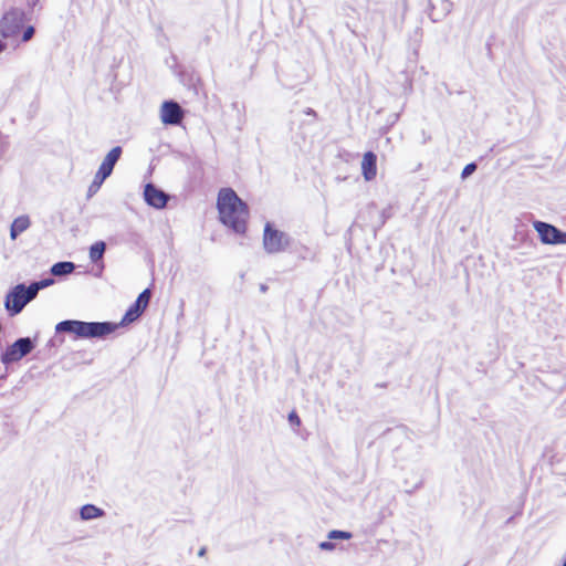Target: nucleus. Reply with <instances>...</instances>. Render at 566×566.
Returning a JSON list of instances; mask_svg holds the SVG:
<instances>
[{"label": "nucleus", "mask_w": 566, "mask_h": 566, "mask_svg": "<svg viewBox=\"0 0 566 566\" xmlns=\"http://www.w3.org/2000/svg\"><path fill=\"white\" fill-rule=\"evenodd\" d=\"M219 221L239 234L247 231L250 210L237 192L230 188H221L217 196Z\"/></svg>", "instance_id": "f257e3e1"}, {"label": "nucleus", "mask_w": 566, "mask_h": 566, "mask_svg": "<svg viewBox=\"0 0 566 566\" xmlns=\"http://www.w3.org/2000/svg\"><path fill=\"white\" fill-rule=\"evenodd\" d=\"M56 332H69L81 338L102 337L114 331L109 323H86L80 321H63L56 327Z\"/></svg>", "instance_id": "f03ea898"}, {"label": "nucleus", "mask_w": 566, "mask_h": 566, "mask_svg": "<svg viewBox=\"0 0 566 566\" xmlns=\"http://www.w3.org/2000/svg\"><path fill=\"white\" fill-rule=\"evenodd\" d=\"M33 298H35V295L30 286L18 284L7 294L4 306L13 316L19 314Z\"/></svg>", "instance_id": "7ed1b4c3"}, {"label": "nucleus", "mask_w": 566, "mask_h": 566, "mask_svg": "<svg viewBox=\"0 0 566 566\" xmlns=\"http://www.w3.org/2000/svg\"><path fill=\"white\" fill-rule=\"evenodd\" d=\"M25 14L22 10L11 9L0 19V34L2 38H14L22 30Z\"/></svg>", "instance_id": "20e7f679"}, {"label": "nucleus", "mask_w": 566, "mask_h": 566, "mask_svg": "<svg viewBox=\"0 0 566 566\" xmlns=\"http://www.w3.org/2000/svg\"><path fill=\"white\" fill-rule=\"evenodd\" d=\"M33 347V343L29 337L19 338L1 354V363L3 365L17 363L30 354Z\"/></svg>", "instance_id": "39448f33"}, {"label": "nucleus", "mask_w": 566, "mask_h": 566, "mask_svg": "<svg viewBox=\"0 0 566 566\" xmlns=\"http://www.w3.org/2000/svg\"><path fill=\"white\" fill-rule=\"evenodd\" d=\"M533 226L544 244H566V232H562L556 227L543 221H535Z\"/></svg>", "instance_id": "423d86ee"}, {"label": "nucleus", "mask_w": 566, "mask_h": 566, "mask_svg": "<svg viewBox=\"0 0 566 566\" xmlns=\"http://www.w3.org/2000/svg\"><path fill=\"white\" fill-rule=\"evenodd\" d=\"M263 244L268 252L277 253L287 244V240L283 232L272 228L270 223H266L264 228Z\"/></svg>", "instance_id": "0eeeda50"}, {"label": "nucleus", "mask_w": 566, "mask_h": 566, "mask_svg": "<svg viewBox=\"0 0 566 566\" xmlns=\"http://www.w3.org/2000/svg\"><path fill=\"white\" fill-rule=\"evenodd\" d=\"M150 296H151L150 290L149 289L144 290L138 295L135 303L133 305H130V307L127 310L122 322L125 324H129V323H133L134 321H136L144 313L146 307L148 306Z\"/></svg>", "instance_id": "6e6552de"}, {"label": "nucleus", "mask_w": 566, "mask_h": 566, "mask_svg": "<svg viewBox=\"0 0 566 566\" xmlns=\"http://www.w3.org/2000/svg\"><path fill=\"white\" fill-rule=\"evenodd\" d=\"M184 118V112L176 102H164L160 108V119L166 125H178Z\"/></svg>", "instance_id": "1a4fd4ad"}, {"label": "nucleus", "mask_w": 566, "mask_h": 566, "mask_svg": "<svg viewBox=\"0 0 566 566\" xmlns=\"http://www.w3.org/2000/svg\"><path fill=\"white\" fill-rule=\"evenodd\" d=\"M144 196L148 205L158 209L164 208L168 200L167 195L151 184L146 185Z\"/></svg>", "instance_id": "9d476101"}, {"label": "nucleus", "mask_w": 566, "mask_h": 566, "mask_svg": "<svg viewBox=\"0 0 566 566\" xmlns=\"http://www.w3.org/2000/svg\"><path fill=\"white\" fill-rule=\"evenodd\" d=\"M361 174L366 181L376 178L377 175V156L373 151L364 154L361 159Z\"/></svg>", "instance_id": "9b49d317"}, {"label": "nucleus", "mask_w": 566, "mask_h": 566, "mask_svg": "<svg viewBox=\"0 0 566 566\" xmlns=\"http://www.w3.org/2000/svg\"><path fill=\"white\" fill-rule=\"evenodd\" d=\"M31 222L28 216L15 218L11 224L10 237L15 240L17 237L30 227Z\"/></svg>", "instance_id": "f8f14e48"}, {"label": "nucleus", "mask_w": 566, "mask_h": 566, "mask_svg": "<svg viewBox=\"0 0 566 566\" xmlns=\"http://www.w3.org/2000/svg\"><path fill=\"white\" fill-rule=\"evenodd\" d=\"M75 269V265L73 262L64 261V262H57L52 265L51 273L54 276H62L71 274Z\"/></svg>", "instance_id": "ddd939ff"}, {"label": "nucleus", "mask_w": 566, "mask_h": 566, "mask_svg": "<svg viewBox=\"0 0 566 566\" xmlns=\"http://www.w3.org/2000/svg\"><path fill=\"white\" fill-rule=\"evenodd\" d=\"M104 515V511L93 504H85L81 509V517L83 520L97 518Z\"/></svg>", "instance_id": "4468645a"}, {"label": "nucleus", "mask_w": 566, "mask_h": 566, "mask_svg": "<svg viewBox=\"0 0 566 566\" xmlns=\"http://www.w3.org/2000/svg\"><path fill=\"white\" fill-rule=\"evenodd\" d=\"M106 245L104 241H97L90 248V259L93 262H96L98 260H102L104 252H105Z\"/></svg>", "instance_id": "2eb2a0df"}, {"label": "nucleus", "mask_w": 566, "mask_h": 566, "mask_svg": "<svg viewBox=\"0 0 566 566\" xmlns=\"http://www.w3.org/2000/svg\"><path fill=\"white\" fill-rule=\"evenodd\" d=\"M120 155H122V148L119 146H116L108 151V154L105 156L103 163L108 164L114 167L115 164L117 163V160L119 159Z\"/></svg>", "instance_id": "dca6fc26"}, {"label": "nucleus", "mask_w": 566, "mask_h": 566, "mask_svg": "<svg viewBox=\"0 0 566 566\" xmlns=\"http://www.w3.org/2000/svg\"><path fill=\"white\" fill-rule=\"evenodd\" d=\"M53 283H54L53 279H44L39 282H34L29 286L31 287V290H33L34 295L36 296L41 289L48 287V286L52 285Z\"/></svg>", "instance_id": "f3484780"}, {"label": "nucleus", "mask_w": 566, "mask_h": 566, "mask_svg": "<svg viewBox=\"0 0 566 566\" xmlns=\"http://www.w3.org/2000/svg\"><path fill=\"white\" fill-rule=\"evenodd\" d=\"M327 537L329 539H350L353 537V534L346 531L333 530L328 533Z\"/></svg>", "instance_id": "a211bd4d"}, {"label": "nucleus", "mask_w": 566, "mask_h": 566, "mask_svg": "<svg viewBox=\"0 0 566 566\" xmlns=\"http://www.w3.org/2000/svg\"><path fill=\"white\" fill-rule=\"evenodd\" d=\"M113 169H114L113 166L102 161L96 174L99 176V178L106 179L112 174Z\"/></svg>", "instance_id": "6ab92c4d"}, {"label": "nucleus", "mask_w": 566, "mask_h": 566, "mask_svg": "<svg viewBox=\"0 0 566 566\" xmlns=\"http://www.w3.org/2000/svg\"><path fill=\"white\" fill-rule=\"evenodd\" d=\"M104 180H105L104 178H99V176L96 174L93 182L91 184V186L88 188V195L92 196V195L96 193L97 190L99 189V187L102 186V184L104 182Z\"/></svg>", "instance_id": "aec40b11"}, {"label": "nucleus", "mask_w": 566, "mask_h": 566, "mask_svg": "<svg viewBox=\"0 0 566 566\" xmlns=\"http://www.w3.org/2000/svg\"><path fill=\"white\" fill-rule=\"evenodd\" d=\"M33 34H34V28L32 25H28L27 28H24L22 31V35H21L22 42H27V41L31 40Z\"/></svg>", "instance_id": "412c9836"}, {"label": "nucleus", "mask_w": 566, "mask_h": 566, "mask_svg": "<svg viewBox=\"0 0 566 566\" xmlns=\"http://www.w3.org/2000/svg\"><path fill=\"white\" fill-rule=\"evenodd\" d=\"M476 169V165L474 163H471V164H468L463 170H462V178H467L468 176H470L471 174H473Z\"/></svg>", "instance_id": "4be33fe9"}, {"label": "nucleus", "mask_w": 566, "mask_h": 566, "mask_svg": "<svg viewBox=\"0 0 566 566\" xmlns=\"http://www.w3.org/2000/svg\"><path fill=\"white\" fill-rule=\"evenodd\" d=\"M289 421L291 424L298 427L301 424V419L297 416L296 411L293 410L289 413Z\"/></svg>", "instance_id": "5701e85b"}, {"label": "nucleus", "mask_w": 566, "mask_h": 566, "mask_svg": "<svg viewBox=\"0 0 566 566\" xmlns=\"http://www.w3.org/2000/svg\"><path fill=\"white\" fill-rule=\"evenodd\" d=\"M319 548L323 551H332L335 548V545L332 542H322Z\"/></svg>", "instance_id": "b1692460"}, {"label": "nucleus", "mask_w": 566, "mask_h": 566, "mask_svg": "<svg viewBox=\"0 0 566 566\" xmlns=\"http://www.w3.org/2000/svg\"><path fill=\"white\" fill-rule=\"evenodd\" d=\"M6 44L0 40V53L4 50Z\"/></svg>", "instance_id": "393cba45"}, {"label": "nucleus", "mask_w": 566, "mask_h": 566, "mask_svg": "<svg viewBox=\"0 0 566 566\" xmlns=\"http://www.w3.org/2000/svg\"><path fill=\"white\" fill-rule=\"evenodd\" d=\"M564 565L566 566V559H565V563H564Z\"/></svg>", "instance_id": "a878e982"}]
</instances>
